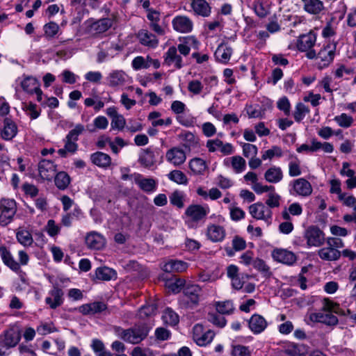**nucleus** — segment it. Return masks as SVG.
Listing matches in <instances>:
<instances>
[{"mask_svg":"<svg viewBox=\"0 0 356 356\" xmlns=\"http://www.w3.org/2000/svg\"><path fill=\"white\" fill-rule=\"evenodd\" d=\"M178 46H172L164 54V64L168 66H173L177 69H181L184 66L182 55L178 54Z\"/></svg>","mask_w":356,"mask_h":356,"instance_id":"obj_10","label":"nucleus"},{"mask_svg":"<svg viewBox=\"0 0 356 356\" xmlns=\"http://www.w3.org/2000/svg\"><path fill=\"white\" fill-rule=\"evenodd\" d=\"M0 255L3 264L15 273L21 272L20 265L17 262L10 252L5 245L0 246Z\"/></svg>","mask_w":356,"mask_h":356,"instance_id":"obj_19","label":"nucleus"},{"mask_svg":"<svg viewBox=\"0 0 356 356\" xmlns=\"http://www.w3.org/2000/svg\"><path fill=\"white\" fill-rule=\"evenodd\" d=\"M215 305L217 312L220 314H230L234 309L233 302L231 300L217 302Z\"/></svg>","mask_w":356,"mask_h":356,"instance_id":"obj_46","label":"nucleus"},{"mask_svg":"<svg viewBox=\"0 0 356 356\" xmlns=\"http://www.w3.org/2000/svg\"><path fill=\"white\" fill-rule=\"evenodd\" d=\"M210 211L208 206L200 204H191L186 211L185 216L188 218L186 221L188 227H196L199 224L204 223Z\"/></svg>","mask_w":356,"mask_h":356,"instance_id":"obj_3","label":"nucleus"},{"mask_svg":"<svg viewBox=\"0 0 356 356\" xmlns=\"http://www.w3.org/2000/svg\"><path fill=\"white\" fill-rule=\"evenodd\" d=\"M252 265L255 269L260 271L266 276L269 277L271 275L269 266L266 264V262L263 259L259 258L255 259L252 261Z\"/></svg>","mask_w":356,"mask_h":356,"instance_id":"obj_50","label":"nucleus"},{"mask_svg":"<svg viewBox=\"0 0 356 356\" xmlns=\"http://www.w3.org/2000/svg\"><path fill=\"white\" fill-rule=\"evenodd\" d=\"M113 24V21L110 18H103L94 22L91 28L97 33H102L106 31Z\"/></svg>","mask_w":356,"mask_h":356,"instance_id":"obj_41","label":"nucleus"},{"mask_svg":"<svg viewBox=\"0 0 356 356\" xmlns=\"http://www.w3.org/2000/svg\"><path fill=\"white\" fill-rule=\"evenodd\" d=\"M318 254L319 257L325 261H337L338 260L341 253L337 248H332L330 245H327V247L323 248L318 250Z\"/></svg>","mask_w":356,"mask_h":356,"instance_id":"obj_26","label":"nucleus"},{"mask_svg":"<svg viewBox=\"0 0 356 356\" xmlns=\"http://www.w3.org/2000/svg\"><path fill=\"white\" fill-rule=\"evenodd\" d=\"M337 44L335 42H328L321 49L318 54L315 51H309L306 53V56L309 59L316 60V65L319 69H323L330 65L333 61L335 52H336Z\"/></svg>","mask_w":356,"mask_h":356,"instance_id":"obj_2","label":"nucleus"},{"mask_svg":"<svg viewBox=\"0 0 356 356\" xmlns=\"http://www.w3.org/2000/svg\"><path fill=\"white\" fill-rule=\"evenodd\" d=\"M309 112V108L303 104L299 103L296 106L294 118L296 121H301L307 113Z\"/></svg>","mask_w":356,"mask_h":356,"instance_id":"obj_52","label":"nucleus"},{"mask_svg":"<svg viewBox=\"0 0 356 356\" xmlns=\"http://www.w3.org/2000/svg\"><path fill=\"white\" fill-rule=\"evenodd\" d=\"M188 264L181 260L171 259L163 266V270L168 273L184 272L188 268Z\"/></svg>","mask_w":356,"mask_h":356,"instance_id":"obj_33","label":"nucleus"},{"mask_svg":"<svg viewBox=\"0 0 356 356\" xmlns=\"http://www.w3.org/2000/svg\"><path fill=\"white\" fill-rule=\"evenodd\" d=\"M0 225L6 226L12 222L17 212V204L12 199H2L0 201Z\"/></svg>","mask_w":356,"mask_h":356,"instance_id":"obj_5","label":"nucleus"},{"mask_svg":"<svg viewBox=\"0 0 356 356\" xmlns=\"http://www.w3.org/2000/svg\"><path fill=\"white\" fill-rule=\"evenodd\" d=\"M17 133V127L11 120L6 118L4 120L3 127L1 131V136L5 140H11Z\"/></svg>","mask_w":356,"mask_h":356,"instance_id":"obj_29","label":"nucleus"},{"mask_svg":"<svg viewBox=\"0 0 356 356\" xmlns=\"http://www.w3.org/2000/svg\"><path fill=\"white\" fill-rule=\"evenodd\" d=\"M272 257L275 261L286 265L293 264L297 259L293 252L286 249H275L272 252Z\"/></svg>","mask_w":356,"mask_h":356,"instance_id":"obj_17","label":"nucleus"},{"mask_svg":"<svg viewBox=\"0 0 356 356\" xmlns=\"http://www.w3.org/2000/svg\"><path fill=\"white\" fill-rule=\"evenodd\" d=\"M254 10L260 17H266L270 13V6L261 0H257L253 5Z\"/></svg>","mask_w":356,"mask_h":356,"instance_id":"obj_44","label":"nucleus"},{"mask_svg":"<svg viewBox=\"0 0 356 356\" xmlns=\"http://www.w3.org/2000/svg\"><path fill=\"white\" fill-rule=\"evenodd\" d=\"M208 319L213 324L223 327L226 325V319L220 313H209Z\"/></svg>","mask_w":356,"mask_h":356,"instance_id":"obj_53","label":"nucleus"},{"mask_svg":"<svg viewBox=\"0 0 356 356\" xmlns=\"http://www.w3.org/2000/svg\"><path fill=\"white\" fill-rule=\"evenodd\" d=\"M106 81L108 87L119 90L131 83L132 79L122 70H113L107 74Z\"/></svg>","mask_w":356,"mask_h":356,"instance_id":"obj_4","label":"nucleus"},{"mask_svg":"<svg viewBox=\"0 0 356 356\" xmlns=\"http://www.w3.org/2000/svg\"><path fill=\"white\" fill-rule=\"evenodd\" d=\"M134 181L140 188L145 192L150 193L156 190V182L152 178H143L140 174H134Z\"/></svg>","mask_w":356,"mask_h":356,"instance_id":"obj_24","label":"nucleus"},{"mask_svg":"<svg viewBox=\"0 0 356 356\" xmlns=\"http://www.w3.org/2000/svg\"><path fill=\"white\" fill-rule=\"evenodd\" d=\"M305 237L309 246H320L324 242L323 232L316 226H311L305 232Z\"/></svg>","mask_w":356,"mask_h":356,"instance_id":"obj_13","label":"nucleus"},{"mask_svg":"<svg viewBox=\"0 0 356 356\" xmlns=\"http://www.w3.org/2000/svg\"><path fill=\"white\" fill-rule=\"evenodd\" d=\"M59 25L54 22H50L43 26L44 33L47 38H54L59 32Z\"/></svg>","mask_w":356,"mask_h":356,"instance_id":"obj_47","label":"nucleus"},{"mask_svg":"<svg viewBox=\"0 0 356 356\" xmlns=\"http://www.w3.org/2000/svg\"><path fill=\"white\" fill-rule=\"evenodd\" d=\"M137 38L140 43L149 48H156L159 44L156 36L147 30L142 29L138 31Z\"/></svg>","mask_w":356,"mask_h":356,"instance_id":"obj_23","label":"nucleus"},{"mask_svg":"<svg viewBox=\"0 0 356 356\" xmlns=\"http://www.w3.org/2000/svg\"><path fill=\"white\" fill-rule=\"evenodd\" d=\"M232 55V49L227 44H220L215 52V57L216 60L221 63L226 64L230 60Z\"/></svg>","mask_w":356,"mask_h":356,"instance_id":"obj_30","label":"nucleus"},{"mask_svg":"<svg viewBox=\"0 0 356 356\" xmlns=\"http://www.w3.org/2000/svg\"><path fill=\"white\" fill-rule=\"evenodd\" d=\"M334 120L339 127L343 128L350 127L353 122V118L346 113H341V115L335 116Z\"/></svg>","mask_w":356,"mask_h":356,"instance_id":"obj_48","label":"nucleus"},{"mask_svg":"<svg viewBox=\"0 0 356 356\" xmlns=\"http://www.w3.org/2000/svg\"><path fill=\"white\" fill-rule=\"evenodd\" d=\"M183 293L187 299V303L191 306L198 305L200 298L202 295V289L197 284H186L184 287Z\"/></svg>","mask_w":356,"mask_h":356,"instance_id":"obj_11","label":"nucleus"},{"mask_svg":"<svg viewBox=\"0 0 356 356\" xmlns=\"http://www.w3.org/2000/svg\"><path fill=\"white\" fill-rule=\"evenodd\" d=\"M169 178L177 182V184H186L187 183V177L186 176L179 170H172L169 174Z\"/></svg>","mask_w":356,"mask_h":356,"instance_id":"obj_59","label":"nucleus"},{"mask_svg":"<svg viewBox=\"0 0 356 356\" xmlns=\"http://www.w3.org/2000/svg\"><path fill=\"white\" fill-rule=\"evenodd\" d=\"M95 277L99 280L108 281L116 277V272L108 267L98 268L95 271Z\"/></svg>","mask_w":356,"mask_h":356,"instance_id":"obj_40","label":"nucleus"},{"mask_svg":"<svg viewBox=\"0 0 356 356\" xmlns=\"http://www.w3.org/2000/svg\"><path fill=\"white\" fill-rule=\"evenodd\" d=\"M49 297L45 298V302L51 309H55L63 302L64 292L58 287L57 284L53 285V289L49 291Z\"/></svg>","mask_w":356,"mask_h":356,"instance_id":"obj_14","label":"nucleus"},{"mask_svg":"<svg viewBox=\"0 0 356 356\" xmlns=\"http://www.w3.org/2000/svg\"><path fill=\"white\" fill-rule=\"evenodd\" d=\"M232 356H250V352L248 347L242 345L232 346Z\"/></svg>","mask_w":356,"mask_h":356,"instance_id":"obj_61","label":"nucleus"},{"mask_svg":"<svg viewBox=\"0 0 356 356\" xmlns=\"http://www.w3.org/2000/svg\"><path fill=\"white\" fill-rule=\"evenodd\" d=\"M264 178L269 183L276 184L282 179L283 173L280 168L271 167L266 171Z\"/></svg>","mask_w":356,"mask_h":356,"instance_id":"obj_35","label":"nucleus"},{"mask_svg":"<svg viewBox=\"0 0 356 356\" xmlns=\"http://www.w3.org/2000/svg\"><path fill=\"white\" fill-rule=\"evenodd\" d=\"M85 240L88 248L90 249L101 250L106 244L104 237L95 232L88 234Z\"/></svg>","mask_w":356,"mask_h":356,"instance_id":"obj_22","label":"nucleus"},{"mask_svg":"<svg viewBox=\"0 0 356 356\" xmlns=\"http://www.w3.org/2000/svg\"><path fill=\"white\" fill-rule=\"evenodd\" d=\"M202 331V326L200 325H196L194 327V335L193 338L198 346H203L209 343L214 337V332L211 330H207L202 334H200L199 332Z\"/></svg>","mask_w":356,"mask_h":356,"instance_id":"obj_21","label":"nucleus"},{"mask_svg":"<svg viewBox=\"0 0 356 356\" xmlns=\"http://www.w3.org/2000/svg\"><path fill=\"white\" fill-rule=\"evenodd\" d=\"M76 148L77 145L76 141L66 139L64 148L59 149L58 152L60 154H74L76 150Z\"/></svg>","mask_w":356,"mask_h":356,"instance_id":"obj_58","label":"nucleus"},{"mask_svg":"<svg viewBox=\"0 0 356 356\" xmlns=\"http://www.w3.org/2000/svg\"><path fill=\"white\" fill-rule=\"evenodd\" d=\"M225 165L229 166L232 165L234 170L236 173H239L245 170L246 162L243 157H231L225 159L224 161Z\"/></svg>","mask_w":356,"mask_h":356,"instance_id":"obj_36","label":"nucleus"},{"mask_svg":"<svg viewBox=\"0 0 356 356\" xmlns=\"http://www.w3.org/2000/svg\"><path fill=\"white\" fill-rule=\"evenodd\" d=\"M131 67L134 70H140L142 69H147L148 64L145 58L141 56L135 57L131 62Z\"/></svg>","mask_w":356,"mask_h":356,"instance_id":"obj_57","label":"nucleus"},{"mask_svg":"<svg viewBox=\"0 0 356 356\" xmlns=\"http://www.w3.org/2000/svg\"><path fill=\"white\" fill-rule=\"evenodd\" d=\"M17 239L23 245H30L33 243L31 234L27 231H20L17 233Z\"/></svg>","mask_w":356,"mask_h":356,"instance_id":"obj_51","label":"nucleus"},{"mask_svg":"<svg viewBox=\"0 0 356 356\" xmlns=\"http://www.w3.org/2000/svg\"><path fill=\"white\" fill-rule=\"evenodd\" d=\"M289 185L291 187L289 190V193L292 195L307 197L312 193L311 184L304 178L294 179Z\"/></svg>","mask_w":356,"mask_h":356,"instance_id":"obj_7","label":"nucleus"},{"mask_svg":"<svg viewBox=\"0 0 356 356\" xmlns=\"http://www.w3.org/2000/svg\"><path fill=\"white\" fill-rule=\"evenodd\" d=\"M304 4V9L306 12L317 15L324 8L323 3L320 0H302Z\"/></svg>","mask_w":356,"mask_h":356,"instance_id":"obj_34","label":"nucleus"},{"mask_svg":"<svg viewBox=\"0 0 356 356\" xmlns=\"http://www.w3.org/2000/svg\"><path fill=\"white\" fill-rule=\"evenodd\" d=\"M267 326L265 318L258 314L253 315L249 321V327L254 334L263 332Z\"/></svg>","mask_w":356,"mask_h":356,"instance_id":"obj_28","label":"nucleus"},{"mask_svg":"<svg viewBox=\"0 0 356 356\" xmlns=\"http://www.w3.org/2000/svg\"><path fill=\"white\" fill-rule=\"evenodd\" d=\"M249 211L252 218L264 220L268 225L270 223L272 211L263 203L257 202L249 207Z\"/></svg>","mask_w":356,"mask_h":356,"instance_id":"obj_8","label":"nucleus"},{"mask_svg":"<svg viewBox=\"0 0 356 356\" xmlns=\"http://www.w3.org/2000/svg\"><path fill=\"white\" fill-rule=\"evenodd\" d=\"M162 318L165 323L170 325H176L179 321V316L170 308L165 309Z\"/></svg>","mask_w":356,"mask_h":356,"instance_id":"obj_45","label":"nucleus"},{"mask_svg":"<svg viewBox=\"0 0 356 356\" xmlns=\"http://www.w3.org/2000/svg\"><path fill=\"white\" fill-rule=\"evenodd\" d=\"M312 321L325 323L328 325H335L338 323V318L330 312L325 313H314L310 316Z\"/></svg>","mask_w":356,"mask_h":356,"instance_id":"obj_25","label":"nucleus"},{"mask_svg":"<svg viewBox=\"0 0 356 356\" xmlns=\"http://www.w3.org/2000/svg\"><path fill=\"white\" fill-rule=\"evenodd\" d=\"M191 7L195 15L207 17L211 13V7L206 0H190Z\"/></svg>","mask_w":356,"mask_h":356,"instance_id":"obj_18","label":"nucleus"},{"mask_svg":"<svg viewBox=\"0 0 356 356\" xmlns=\"http://www.w3.org/2000/svg\"><path fill=\"white\" fill-rule=\"evenodd\" d=\"M84 131V127L81 124H76L67 135L66 139L76 141L79 136Z\"/></svg>","mask_w":356,"mask_h":356,"instance_id":"obj_63","label":"nucleus"},{"mask_svg":"<svg viewBox=\"0 0 356 356\" xmlns=\"http://www.w3.org/2000/svg\"><path fill=\"white\" fill-rule=\"evenodd\" d=\"M99 51L97 54V62L102 63L108 58L113 57L115 53L118 51L119 46L114 41H104L99 45Z\"/></svg>","mask_w":356,"mask_h":356,"instance_id":"obj_9","label":"nucleus"},{"mask_svg":"<svg viewBox=\"0 0 356 356\" xmlns=\"http://www.w3.org/2000/svg\"><path fill=\"white\" fill-rule=\"evenodd\" d=\"M316 41V34L310 31L307 34L301 35L297 40L296 47L301 51H314L312 48L314 47Z\"/></svg>","mask_w":356,"mask_h":356,"instance_id":"obj_15","label":"nucleus"},{"mask_svg":"<svg viewBox=\"0 0 356 356\" xmlns=\"http://www.w3.org/2000/svg\"><path fill=\"white\" fill-rule=\"evenodd\" d=\"M323 309L325 312H330L331 313L334 312L336 314H340L341 311L339 304L326 298L323 300Z\"/></svg>","mask_w":356,"mask_h":356,"instance_id":"obj_56","label":"nucleus"},{"mask_svg":"<svg viewBox=\"0 0 356 356\" xmlns=\"http://www.w3.org/2000/svg\"><path fill=\"white\" fill-rule=\"evenodd\" d=\"M184 196L182 192L179 191H174L171 195L170 196V203L178 207L179 209H181L184 207Z\"/></svg>","mask_w":356,"mask_h":356,"instance_id":"obj_49","label":"nucleus"},{"mask_svg":"<svg viewBox=\"0 0 356 356\" xmlns=\"http://www.w3.org/2000/svg\"><path fill=\"white\" fill-rule=\"evenodd\" d=\"M199 41L193 35H189L183 38L182 42L178 44L179 53L186 57L189 55L191 49H197Z\"/></svg>","mask_w":356,"mask_h":356,"instance_id":"obj_20","label":"nucleus"},{"mask_svg":"<svg viewBox=\"0 0 356 356\" xmlns=\"http://www.w3.org/2000/svg\"><path fill=\"white\" fill-rule=\"evenodd\" d=\"M302 173L299 161H291L289 164V175L291 177H298Z\"/></svg>","mask_w":356,"mask_h":356,"instance_id":"obj_62","label":"nucleus"},{"mask_svg":"<svg viewBox=\"0 0 356 356\" xmlns=\"http://www.w3.org/2000/svg\"><path fill=\"white\" fill-rule=\"evenodd\" d=\"M108 126V120L105 116L99 115L96 117L92 124L87 126V129L90 132H95L97 130H104Z\"/></svg>","mask_w":356,"mask_h":356,"instance_id":"obj_38","label":"nucleus"},{"mask_svg":"<svg viewBox=\"0 0 356 356\" xmlns=\"http://www.w3.org/2000/svg\"><path fill=\"white\" fill-rule=\"evenodd\" d=\"M281 197L274 191H270L268 195V199L266 201V204L269 208L278 207L280 206V200Z\"/></svg>","mask_w":356,"mask_h":356,"instance_id":"obj_54","label":"nucleus"},{"mask_svg":"<svg viewBox=\"0 0 356 356\" xmlns=\"http://www.w3.org/2000/svg\"><path fill=\"white\" fill-rule=\"evenodd\" d=\"M173 29L181 33H188L193 29V21L186 15L175 16L172 20Z\"/></svg>","mask_w":356,"mask_h":356,"instance_id":"obj_12","label":"nucleus"},{"mask_svg":"<svg viewBox=\"0 0 356 356\" xmlns=\"http://www.w3.org/2000/svg\"><path fill=\"white\" fill-rule=\"evenodd\" d=\"M91 348L97 356H113L109 351L106 350L104 343L99 339H93Z\"/></svg>","mask_w":356,"mask_h":356,"instance_id":"obj_43","label":"nucleus"},{"mask_svg":"<svg viewBox=\"0 0 356 356\" xmlns=\"http://www.w3.org/2000/svg\"><path fill=\"white\" fill-rule=\"evenodd\" d=\"M17 81L19 82L22 88L28 93H33L40 87L38 81L33 76H23Z\"/></svg>","mask_w":356,"mask_h":356,"instance_id":"obj_27","label":"nucleus"},{"mask_svg":"<svg viewBox=\"0 0 356 356\" xmlns=\"http://www.w3.org/2000/svg\"><path fill=\"white\" fill-rule=\"evenodd\" d=\"M22 337L21 331L17 327H11L0 335V342L7 349L15 347Z\"/></svg>","mask_w":356,"mask_h":356,"instance_id":"obj_6","label":"nucleus"},{"mask_svg":"<svg viewBox=\"0 0 356 356\" xmlns=\"http://www.w3.org/2000/svg\"><path fill=\"white\" fill-rule=\"evenodd\" d=\"M202 130L204 135L207 137H212L216 133V127L209 122H207L202 124Z\"/></svg>","mask_w":356,"mask_h":356,"instance_id":"obj_64","label":"nucleus"},{"mask_svg":"<svg viewBox=\"0 0 356 356\" xmlns=\"http://www.w3.org/2000/svg\"><path fill=\"white\" fill-rule=\"evenodd\" d=\"M207 234L208 238L213 242H219L223 240L225 236L224 228L220 225H211L207 227Z\"/></svg>","mask_w":356,"mask_h":356,"instance_id":"obj_31","label":"nucleus"},{"mask_svg":"<svg viewBox=\"0 0 356 356\" xmlns=\"http://www.w3.org/2000/svg\"><path fill=\"white\" fill-rule=\"evenodd\" d=\"M56 165L49 159H42L38 164L39 175L44 180H51L55 175Z\"/></svg>","mask_w":356,"mask_h":356,"instance_id":"obj_16","label":"nucleus"},{"mask_svg":"<svg viewBox=\"0 0 356 356\" xmlns=\"http://www.w3.org/2000/svg\"><path fill=\"white\" fill-rule=\"evenodd\" d=\"M161 113L153 111L149 113L147 118L151 121L153 127H161L163 125L169 126L172 124V120L170 118L161 119Z\"/></svg>","mask_w":356,"mask_h":356,"instance_id":"obj_39","label":"nucleus"},{"mask_svg":"<svg viewBox=\"0 0 356 356\" xmlns=\"http://www.w3.org/2000/svg\"><path fill=\"white\" fill-rule=\"evenodd\" d=\"M60 76H62V81L64 83L73 84L76 82L77 79H79V76L76 75L72 72L65 70L61 73Z\"/></svg>","mask_w":356,"mask_h":356,"instance_id":"obj_60","label":"nucleus"},{"mask_svg":"<svg viewBox=\"0 0 356 356\" xmlns=\"http://www.w3.org/2000/svg\"><path fill=\"white\" fill-rule=\"evenodd\" d=\"M70 177L67 172L64 171L58 172L54 177L55 185L59 190L61 191L65 190L70 185Z\"/></svg>","mask_w":356,"mask_h":356,"instance_id":"obj_37","label":"nucleus"},{"mask_svg":"<svg viewBox=\"0 0 356 356\" xmlns=\"http://www.w3.org/2000/svg\"><path fill=\"white\" fill-rule=\"evenodd\" d=\"M150 329L151 327L146 323H138L126 330L115 327V331L122 340L132 344H137L147 337Z\"/></svg>","mask_w":356,"mask_h":356,"instance_id":"obj_1","label":"nucleus"},{"mask_svg":"<svg viewBox=\"0 0 356 356\" xmlns=\"http://www.w3.org/2000/svg\"><path fill=\"white\" fill-rule=\"evenodd\" d=\"M211 89V86H206L204 87L203 83L197 79L192 80L188 83V90L193 95H197L203 92L202 97H204L206 95L210 93Z\"/></svg>","mask_w":356,"mask_h":356,"instance_id":"obj_32","label":"nucleus"},{"mask_svg":"<svg viewBox=\"0 0 356 356\" xmlns=\"http://www.w3.org/2000/svg\"><path fill=\"white\" fill-rule=\"evenodd\" d=\"M125 125L126 120L121 114H119L111 120V126L112 129L121 131L124 128Z\"/></svg>","mask_w":356,"mask_h":356,"instance_id":"obj_55","label":"nucleus"},{"mask_svg":"<svg viewBox=\"0 0 356 356\" xmlns=\"http://www.w3.org/2000/svg\"><path fill=\"white\" fill-rule=\"evenodd\" d=\"M189 166L191 170L196 174H201L206 168V161L202 159L200 157H194L190 161Z\"/></svg>","mask_w":356,"mask_h":356,"instance_id":"obj_42","label":"nucleus"}]
</instances>
